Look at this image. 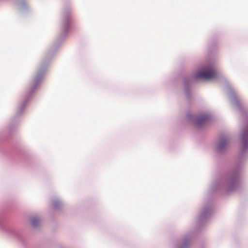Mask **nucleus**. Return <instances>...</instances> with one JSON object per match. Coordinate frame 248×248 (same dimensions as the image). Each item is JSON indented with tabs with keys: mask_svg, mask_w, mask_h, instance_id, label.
<instances>
[{
	"mask_svg": "<svg viewBox=\"0 0 248 248\" xmlns=\"http://www.w3.org/2000/svg\"><path fill=\"white\" fill-rule=\"evenodd\" d=\"M195 77L197 79L211 80L217 78V73L214 68L208 67L202 68L198 71Z\"/></svg>",
	"mask_w": 248,
	"mask_h": 248,
	"instance_id": "1",
	"label": "nucleus"
},
{
	"mask_svg": "<svg viewBox=\"0 0 248 248\" xmlns=\"http://www.w3.org/2000/svg\"><path fill=\"white\" fill-rule=\"evenodd\" d=\"M207 121V116L204 115L201 118L197 119L195 121V124L197 127H201L204 125Z\"/></svg>",
	"mask_w": 248,
	"mask_h": 248,
	"instance_id": "2",
	"label": "nucleus"
},
{
	"mask_svg": "<svg viewBox=\"0 0 248 248\" xmlns=\"http://www.w3.org/2000/svg\"><path fill=\"white\" fill-rule=\"evenodd\" d=\"M242 140L245 148L247 147L248 144V127L246 129L242 134Z\"/></svg>",
	"mask_w": 248,
	"mask_h": 248,
	"instance_id": "3",
	"label": "nucleus"
},
{
	"mask_svg": "<svg viewBox=\"0 0 248 248\" xmlns=\"http://www.w3.org/2000/svg\"><path fill=\"white\" fill-rule=\"evenodd\" d=\"M39 222V219L37 218H34L32 220V224L33 226H36Z\"/></svg>",
	"mask_w": 248,
	"mask_h": 248,
	"instance_id": "4",
	"label": "nucleus"
},
{
	"mask_svg": "<svg viewBox=\"0 0 248 248\" xmlns=\"http://www.w3.org/2000/svg\"><path fill=\"white\" fill-rule=\"evenodd\" d=\"M227 143V141L226 140H222L221 142H220V148H221V146L223 145L224 144H226Z\"/></svg>",
	"mask_w": 248,
	"mask_h": 248,
	"instance_id": "5",
	"label": "nucleus"
}]
</instances>
